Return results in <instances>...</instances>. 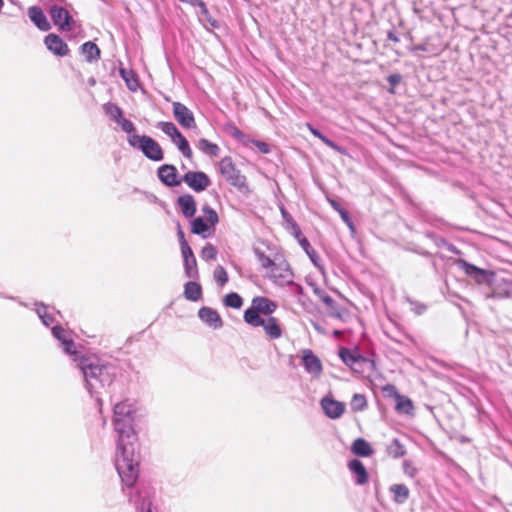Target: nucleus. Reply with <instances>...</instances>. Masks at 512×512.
Listing matches in <instances>:
<instances>
[{
	"instance_id": "9",
	"label": "nucleus",
	"mask_w": 512,
	"mask_h": 512,
	"mask_svg": "<svg viewBox=\"0 0 512 512\" xmlns=\"http://www.w3.org/2000/svg\"><path fill=\"white\" fill-rule=\"evenodd\" d=\"M49 14L54 25L61 31H70L72 29L73 18L67 9L53 5L50 7Z\"/></svg>"
},
{
	"instance_id": "33",
	"label": "nucleus",
	"mask_w": 512,
	"mask_h": 512,
	"mask_svg": "<svg viewBox=\"0 0 512 512\" xmlns=\"http://www.w3.org/2000/svg\"><path fill=\"white\" fill-rule=\"evenodd\" d=\"M198 147L204 153L210 156H217L219 154V147L217 144L210 142L207 139H200L198 142Z\"/></svg>"
},
{
	"instance_id": "23",
	"label": "nucleus",
	"mask_w": 512,
	"mask_h": 512,
	"mask_svg": "<svg viewBox=\"0 0 512 512\" xmlns=\"http://www.w3.org/2000/svg\"><path fill=\"white\" fill-rule=\"evenodd\" d=\"M178 207L186 218H192L196 213V201L191 194H184L177 199Z\"/></svg>"
},
{
	"instance_id": "61",
	"label": "nucleus",
	"mask_w": 512,
	"mask_h": 512,
	"mask_svg": "<svg viewBox=\"0 0 512 512\" xmlns=\"http://www.w3.org/2000/svg\"><path fill=\"white\" fill-rule=\"evenodd\" d=\"M334 333H335V335H337V336L341 334V332H340V331H335Z\"/></svg>"
},
{
	"instance_id": "29",
	"label": "nucleus",
	"mask_w": 512,
	"mask_h": 512,
	"mask_svg": "<svg viewBox=\"0 0 512 512\" xmlns=\"http://www.w3.org/2000/svg\"><path fill=\"white\" fill-rule=\"evenodd\" d=\"M375 368H376L375 362L366 357H361L360 359L356 360L354 365L352 367H350V369L357 374H363L366 371L374 370Z\"/></svg>"
},
{
	"instance_id": "26",
	"label": "nucleus",
	"mask_w": 512,
	"mask_h": 512,
	"mask_svg": "<svg viewBox=\"0 0 512 512\" xmlns=\"http://www.w3.org/2000/svg\"><path fill=\"white\" fill-rule=\"evenodd\" d=\"M184 296L190 301H198L202 297V287L194 281H189L185 284Z\"/></svg>"
},
{
	"instance_id": "43",
	"label": "nucleus",
	"mask_w": 512,
	"mask_h": 512,
	"mask_svg": "<svg viewBox=\"0 0 512 512\" xmlns=\"http://www.w3.org/2000/svg\"><path fill=\"white\" fill-rule=\"evenodd\" d=\"M117 123L121 126L123 131L129 134V136L135 134V126L130 120L122 117L121 119H118Z\"/></svg>"
},
{
	"instance_id": "10",
	"label": "nucleus",
	"mask_w": 512,
	"mask_h": 512,
	"mask_svg": "<svg viewBox=\"0 0 512 512\" xmlns=\"http://www.w3.org/2000/svg\"><path fill=\"white\" fill-rule=\"evenodd\" d=\"M173 116L175 120L185 129L196 128V121L192 111L180 102H173Z\"/></svg>"
},
{
	"instance_id": "21",
	"label": "nucleus",
	"mask_w": 512,
	"mask_h": 512,
	"mask_svg": "<svg viewBox=\"0 0 512 512\" xmlns=\"http://www.w3.org/2000/svg\"><path fill=\"white\" fill-rule=\"evenodd\" d=\"M348 469L355 475V482L358 485H365L369 481L368 472L364 466V464L358 460L353 459L348 463Z\"/></svg>"
},
{
	"instance_id": "60",
	"label": "nucleus",
	"mask_w": 512,
	"mask_h": 512,
	"mask_svg": "<svg viewBox=\"0 0 512 512\" xmlns=\"http://www.w3.org/2000/svg\"><path fill=\"white\" fill-rule=\"evenodd\" d=\"M44 324L48 325V318L42 317Z\"/></svg>"
},
{
	"instance_id": "1",
	"label": "nucleus",
	"mask_w": 512,
	"mask_h": 512,
	"mask_svg": "<svg viewBox=\"0 0 512 512\" xmlns=\"http://www.w3.org/2000/svg\"><path fill=\"white\" fill-rule=\"evenodd\" d=\"M134 418H113L116 442L115 467L123 484L133 486L139 476V456L135 453L137 434L133 427Z\"/></svg>"
},
{
	"instance_id": "5",
	"label": "nucleus",
	"mask_w": 512,
	"mask_h": 512,
	"mask_svg": "<svg viewBox=\"0 0 512 512\" xmlns=\"http://www.w3.org/2000/svg\"><path fill=\"white\" fill-rule=\"evenodd\" d=\"M128 143L132 147L140 149L152 161H161L164 158V153L159 143L149 136L133 134L128 136Z\"/></svg>"
},
{
	"instance_id": "27",
	"label": "nucleus",
	"mask_w": 512,
	"mask_h": 512,
	"mask_svg": "<svg viewBox=\"0 0 512 512\" xmlns=\"http://www.w3.org/2000/svg\"><path fill=\"white\" fill-rule=\"evenodd\" d=\"M338 355L340 359L350 368L354 365L356 360L363 357L356 350H352L346 347L339 349Z\"/></svg>"
},
{
	"instance_id": "20",
	"label": "nucleus",
	"mask_w": 512,
	"mask_h": 512,
	"mask_svg": "<svg viewBox=\"0 0 512 512\" xmlns=\"http://www.w3.org/2000/svg\"><path fill=\"white\" fill-rule=\"evenodd\" d=\"M198 316L204 323L214 329H219L223 326V320L219 313L210 307H202L198 311Z\"/></svg>"
},
{
	"instance_id": "24",
	"label": "nucleus",
	"mask_w": 512,
	"mask_h": 512,
	"mask_svg": "<svg viewBox=\"0 0 512 512\" xmlns=\"http://www.w3.org/2000/svg\"><path fill=\"white\" fill-rule=\"evenodd\" d=\"M351 451L354 455L360 457H370L374 450L369 442L364 438H357L351 445Z\"/></svg>"
},
{
	"instance_id": "25",
	"label": "nucleus",
	"mask_w": 512,
	"mask_h": 512,
	"mask_svg": "<svg viewBox=\"0 0 512 512\" xmlns=\"http://www.w3.org/2000/svg\"><path fill=\"white\" fill-rule=\"evenodd\" d=\"M133 414V404L129 403L127 400L119 402L114 406L113 418H134Z\"/></svg>"
},
{
	"instance_id": "4",
	"label": "nucleus",
	"mask_w": 512,
	"mask_h": 512,
	"mask_svg": "<svg viewBox=\"0 0 512 512\" xmlns=\"http://www.w3.org/2000/svg\"><path fill=\"white\" fill-rule=\"evenodd\" d=\"M277 308L278 304L275 301L265 296H256L252 299L250 307L244 311L243 319L248 324L272 316Z\"/></svg>"
},
{
	"instance_id": "7",
	"label": "nucleus",
	"mask_w": 512,
	"mask_h": 512,
	"mask_svg": "<svg viewBox=\"0 0 512 512\" xmlns=\"http://www.w3.org/2000/svg\"><path fill=\"white\" fill-rule=\"evenodd\" d=\"M251 327H259L263 328L265 335L271 339L276 340L282 337L283 328L280 320L277 317L269 316L257 321L248 323Z\"/></svg>"
},
{
	"instance_id": "17",
	"label": "nucleus",
	"mask_w": 512,
	"mask_h": 512,
	"mask_svg": "<svg viewBox=\"0 0 512 512\" xmlns=\"http://www.w3.org/2000/svg\"><path fill=\"white\" fill-rule=\"evenodd\" d=\"M44 43L47 49L56 56L63 57L69 54L68 45L56 34H48L44 39Z\"/></svg>"
},
{
	"instance_id": "2",
	"label": "nucleus",
	"mask_w": 512,
	"mask_h": 512,
	"mask_svg": "<svg viewBox=\"0 0 512 512\" xmlns=\"http://www.w3.org/2000/svg\"><path fill=\"white\" fill-rule=\"evenodd\" d=\"M77 366L83 373L84 379L90 389L97 388L99 383L101 386L109 385L112 378L107 371L105 365L100 364L99 360L93 355H80L74 358Z\"/></svg>"
},
{
	"instance_id": "59",
	"label": "nucleus",
	"mask_w": 512,
	"mask_h": 512,
	"mask_svg": "<svg viewBox=\"0 0 512 512\" xmlns=\"http://www.w3.org/2000/svg\"><path fill=\"white\" fill-rule=\"evenodd\" d=\"M44 324L48 325V318L42 317Z\"/></svg>"
},
{
	"instance_id": "16",
	"label": "nucleus",
	"mask_w": 512,
	"mask_h": 512,
	"mask_svg": "<svg viewBox=\"0 0 512 512\" xmlns=\"http://www.w3.org/2000/svg\"><path fill=\"white\" fill-rule=\"evenodd\" d=\"M52 335L59 340L64 348V351L67 354L73 355L76 357H79L80 355H77L76 345L71 338L68 331H66L62 326L56 325L52 328Z\"/></svg>"
},
{
	"instance_id": "54",
	"label": "nucleus",
	"mask_w": 512,
	"mask_h": 512,
	"mask_svg": "<svg viewBox=\"0 0 512 512\" xmlns=\"http://www.w3.org/2000/svg\"><path fill=\"white\" fill-rule=\"evenodd\" d=\"M307 254L309 255L310 259H311L314 263H316V261H315V257H316L317 255H316L315 251H314L313 249H311L310 251H307Z\"/></svg>"
},
{
	"instance_id": "44",
	"label": "nucleus",
	"mask_w": 512,
	"mask_h": 512,
	"mask_svg": "<svg viewBox=\"0 0 512 512\" xmlns=\"http://www.w3.org/2000/svg\"><path fill=\"white\" fill-rule=\"evenodd\" d=\"M106 111L116 122L123 117L122 110L117 105H109Z\"/></svg>"
},
{
	"instance_id": "8",
	"label": "nucleus",
	"mask_w": 512,
	"mask_h": 512,
	"mask_svg": "<svg viewBox=\"0 0 512 512\" xmlns=\"http://www.w3.org/2000/svg\"><path fill=\"white\" fill-rule=\"evenodd\" d=\"M268 277L274 283L284 285L293 281V272L286 261L275 262L268 270Z\"/></svg>"
},
{
	"instance_id": "11",
	"label": "nucleus",
	"mask_w": 512,
	"mask_h": 512,
	"mask_svg": "<svg viewBox=\"0 0 512 512\" xmlns=\"http://www.w3.org/2000/svg\"><path fill=\"white\" fill-rule=\"evenodd\" d=\"M182 180L195 192H202L211 184L207 174L201 171H188Z\"/></svg>"
},
{
	"instance_id": "14",
	"label": "nucleus",
	"mask_w": 512,
	"mask_h": 512,
	"mask_svg": "<svg viewBox=\"0 0 512 512\" xmlns=\"http://www.w3.org/2000/svg\"><path fill=\"white\" fill-rule=\"evenodd\" d=\"M321 407L325 415L330 419H338L345 413V404L334 399L331 396H325L321 399Z\"/></svg>"
},
{
	"instance_id": "22",
	"label": "nucleus",
	"mask_w": 512,
	"mask_h": 512,
	"mask_svg": "<svg viewBox=\"0 0 512 512\" xmlns=\"http://www.w3.org/2000/svg\"><path fill=\"white\" fill-rule=\"evenodd\" d=\"M28 15L30 20L36 25L41 31H48L51 28L46 15L41 8L32 6L28 9Z\"/></svg>"
},
{
	"instance_id": "38",
	"label": "nucleus",
	"mask_w": 512,
	"mask_h": 512,
	"mask_svg": "<svg viewBox=\"0 0 512 512\" xmlns=\"http://www.w3.org/2000/svg\"><path fill=\"white\" fill-rule=\"evenodd\" d=\"M413 409L412 401L402 395H397L396 398V410L398 412L409 413Z\"/></svg>"
},
{
	"instance_id": "39",
	"label": "nucleus",
	"mask_w": 512,
	"mask_h": 512,
	"mask_svg": "<svg viewBox=\"0 0 512 512\" xmlns=\"http://www.w3.org/2000/svg\"><path fill=\"white\" fill-rule=\"evenodd\" d=\"M213 276H214V279L215 281L219 284V286L223 287L229 280V277H228V274H227V271L225 270V268L221 265H218L214 272H213Z\"/></svg>"
},
{
	"instance_id": "56",
	"label": "nucleus",
	"mask_w": 512,
	"mask_h": 512,
	"mask_svg": "<svg viewBox=\"0 0 512 512\" xmlns=\"http://www.w3.org/2000/svg\"><path fill=\"white\" fill-rule=\"evenodd\" d=\"M413 50H421V51H425V47L423 45H417L413 48Z\"/></svg>"
},
{
	"instance_id": "42",
	"label": "nucleus",
	"mask_w": 512,
	"mask_h": 512,
	"mask_svg": "<svg viewBox=\"0 0 512 512\" xmlns=\"http://www.w3.org/2000/svg\"><path fill=\"white\" fill-rule=\"evenodd\" d=\"M403 471L406 475L413 478L416 476L418 469L413 461L407 459L403 462Z\"/></svg>"
},
{
	"instance_id": "40",
	"label": "nucleus",
	"mask_w": 512,
	"mask_h": 512,
	"mask_svg": "<svg viewBox=\"0 0 512 512\" xmlns=\"http://www.w3.org/2000/svg\"><path fill=\"white\" fill-rule=\"evenodd\" d=\"M201 257L205 261L215 260L217 257V250L211 243H207L201 250Z\"/></svg>"
},
{
	"instance_id": "28",
	"label": "nucleus",
	"mask_w": 512,
	"mask_h": 512,
	"mask_svg": "<svg viewBox=\"0 0 512 512\" xmlns=\"http://www.w3.org/2000/svg\"><path fill=\"white\" fill-rule=\"evenodd\" d=\"M393 499L396 503H404L410 495L409 489L404 484H394L390 487Z\"/></svg>"
},
{
	"instance_id": "19",
	"label": "nucleus",
	"mask_w": 512,
	"mask_h": 512,
	"mask_svg": "<svg viewBox=\"0 0 512 512\" xmlns=\"http://www.w3.org/2000/svg\"><path fill=\"white\" fill-rule=\"evenodd\" d=\"M181 253L184 259L185 273L187 277L196 278L198 276L197 261L189 244L183 245Z\"/></svg>"
},
{
	"instance_id": "32",
	"label": "nucleus",
	"mask_w": 512,
	"mask_h": 512,
	"mask_svg": "<svg viewBox=\"0 0 512 512\" xmlns=\"http://www.w3.org/2000/svg\"><path fill=\"white\" fill-rule=\"evenodd\" d=\"M223 304L226 307L239 309L243 305V299L238 293L231 292L223 298Z\"/></svg>"
},
{
	"instance_id": "45",
	"label": "nucleus",
	"mask_w": 512,
	"mask_h": 512,
	"mask_svg": "<svg viewBox=\"0 0 512 512\" xmlns=\"http://www.w3.org/2000/svg\"><path fill=\"white\" fill-rule=\"evenodd\" d=\"M383 392L387 396H393L395 399L397 398V395H400L397 391V388L392 384H387L383 387Z\"/></svg>"
},
{
	"instance_id": "6",
	"label": "nucleus",
	"mask_w": 512,
	"mask_h": 512,
	"mask_svg": "<svg viewBox=\"0 0 512 512\" xmlns=\"http://www.w3.org/2000/svg\"><path fill=\"white\" fill-rule=\"evenodd\" d=\"M202 212L205 218L197 217L191 222V232L196 235H200L203 238L209 237L214 227L219 222L217 212L211 208L208 204L202 206Z\"/></svg>"
},
{
	"instance_id": "35",
	"label": "nucleus",
	"mask_w": 512,
	"mask_h": 512,
	"mask_svg": "<svg viewBox=\"0 0 512 512\" xmlns=\"http://www.w3.org/2000/svg\"><path fill=\"white\" fill-rule=\"evenodd\" d=\"M388 454L393 458H400L406 454L404 446L398 439H393L391 444L387 448Z\"/></svg>"
},
{
	"instance_id": "36",
	"label": "nucleus",
	"mask_w": 512,
	"mask_h": 512,
	"mask_svg": "<svg viewBox=\"0 0 512 512\" xmlns=\"http://www.w3.org/2000/svg\"><path fill=\"white\" fill-rule=\"evenodd\" d=\"M158 127L171 138V140L177 138L181 132L178 130L173 122H159Z\"/></svg>"
},
{
	"instance_id": "50",
	"label": "nucleus",
	"mask_w": 512,
	"mask_h": 512,
	"mask_svg": "<svg viewBox=\"0 0 512 512\" xmlns=\"http://www.w3.org/2000/svg\"><path fill=\"white\" fill-rule=\"evenodd\" d=\"M232 135L237 139H242L244 134L236 127L233 128Z\"/></svg>"
},
{
	"instance_id": "46",
	"label": "nucleus",
	"mask_w": 512,
	"mask_h": 512,
	"mask_svg": "<svg viewBox=\"0 0 512 512\" xmlns=\"http://www.w3.org/2000/svg\"><path fill=\"white\" fill-rule=\"evenodd\" d=\"M338 212L340 213L341 215V218L343 219V221L345 223H347L350 227H352V222H351V219L349 217V214L348 212L345 210V209H338Z\"/></svg>"
},
{
	"instance_id": "13",
	"label": "nucleus",
	"mask_w": 512,
	"mask_h": 512,
	"mask_svg": "<svg viewBox=\"0 0 512 512\" xmlns=\"http://www.w3.org/2000/svg\"><path fill=\"white\" fill-rule=\"evenodd\" d=\"M459 265L462 267V269L468 276L474 278L475 281L479 284H482L484 282L490 283L495 276V273L493 271L481 269L464 260H460Z\"/></svg>"
},
{
	"instance_id": "47",
	"label": "nucleus",
	"mask_w": 512,
	"mask_h": 512,
	"mask_svg": "<svg viewBox=\"0 0 512 512\" xmlns=\"http://www.w3.org/2000/svg\"><path fill=\"white\" fill-rule=\"evenodd\" d=\"M256 147L262 152V153H268L269 152V146L265 142L256 141L255 142Z\"/></svg>"
},
{
	"instance_id": "12",
	"label": "nucleus",
	"mask_w": 512,
	"mask_h": 512,
	"mask_svg": "<svg viewBox=\"0 0 512 512\" xmlns=\"http://www.w3.org/2000/svg\"><path fill=\"white\" fill-rule=\"evenodd\" d=\"M314 293L318 296L320 301L325 305L326 311L329 316L337 319H343L347 310L345 307L338 305L334 299L326 292L315 289Z\"/></svg>"
},
{
	"instance_id": "62",
	"label": "nucleus",
	"mask_w": 512,
	"mask_h": 512,
	"mask_svg": "<svg viewBox=\"0 0 512 512\" xmlns=\"http://www.w3.org/2000/svg\"><path fill=\"white\" fill-rule=\"evenodd\" d=\"M146 512H153L152 509L149 507Z\"/></svg>"
},
{
	"instance_id": "57",
	"label": "nucleus",
	"mask_w": 512,
	"mask_h": 512,
	"mask_svg": "<svg viewBox=\"0 0 512 512\" xmlns=\"http://www.w3.org/2000/svg\"><path fill=\"white\" fill-rule=\"evenodd\" d=\"M124 79H125V81L127 82L128 86H129L131 89H133V90H134L135 88H133V87L131 86L130 81H129V80H130V77H126V76H125V78H124Z\"/></svg>"
},
{
	"instance_id": "52",
	"label": "nucleus",
	"mask_w": 512,
	"mask_h": 512,
	"mask_svg": "<svg viewBox=\"0 0 512 512\" xmlns=\"http://www.w3.org/2000/svg\"><path fill=\"white\" fill-rule=\"evenodd\" d=\"M300 244L305 249L306 252L311 250V246L306 238L302 239L300 241Z\"/></svg>"
},
{
	"instance_id": "3",
	"label": "nucleus",
	"mask_w": 512,
	"mask_h": 512,
	"mask_svg": "<svg viewBox=\"0 0 512 512\" xmlns=\"http://www.w3.org/2000/svg\"><path fill=\"white\" fill-rule=\"evenodd\" d=\"M218 172L227 183L235 187L239 192L244 194L250 193L251 190L246 176L241 173L230 156H225L218 162Z\"/></svg>"
},
{
	"instance_id": "30",
	"label": "nucleus",
	"mask_w": 512,
	"mask_h": 512,
	"mask_svg": "<svg viewBox=\"0 0 512 512\" xmlns=\"http://www.w3.org/2000/svg\"><path fill=\"white\" fill-rule=\"evenodd\" d=\"M81 51L88 62L98 60L100 58V49L91 41L84 43L81 47Z\"/></svg>"
},
{
	"instance_id": "55",
	"label": "nucleus",
	"mask_w": 512,
	"mask_h": 512,
	"mask_svg": "<svg viewBox=\"0 0 512 512\" xmlns=\"http://www.w3.org/2000/svg\"><path fill=\"white\" fill-rule=\"evenodd\" d=\"M331 204H332L333 208L336 209L337 211H338V209H342L336 201H332Z\"/></svg>"
},
{
	"instance_id": "34",
	"label": "nucleus",
	"mask_w": 512,
	"mask_h": 512,
	"mask_svg": "<svg viewBox=\"0 0 512 512\" xmlns=\"http://www.w3.org/2000/svg\"><path fill=\"white\" fill-rule=\"evenodd\" d=\"M351 409L353 412H361L367 408V399L363 394H354L351 399Z\"/></svg>"
},
{
	"instance_id": "18",
	"label": "nucleus",
	"mask_w": 512,
	"mask_h": 512,
	"mask_svg": "<svg viewBox=\"0 0 512 512\" xmlns=\"http://www.w3.org/2000/svg\"><path fill=\"white\" fill-rule=\"evenodd\" d=\"M160 181L168 187H174L181 184L178 178L177 169L174 165L164 164L157 171Z\"/></svg>"
},
{
	"instance_id": "53",
	"label": "nucleus",
	"mask_w": 512,
	"mask_h": 512,
	"mask_svg": "<svg viewBox=\"0 0 512 512\" xmlns=\"http://www.w3.org/2000/svg\"><path fill=\"white\" fill-rule=\"evenodd\" d=\"M196 4L203 10V12H207L206 5L202 0H196Z\"/></svg>"
},
{
	"instance_id": "31",
	"label": "nucleus",
	"mask_w": 512,
	"mask_h": 512,
	"mask_svg": "<svg viewBox=\"0 0 512 512\" xmlns=\"http://www.w3.org/2000/svg\"><path fill=\"white\" fill-rule=\"evenodd\" d=\"M174 144L178 147L179 151L188 159H191L193 156L192 150L189 146L188 141L182 135V133L175 139L172 140Z\"/></svg>"
},
{
	"instance_id": "49",
	"label": "nucleus",
	"mask_w": 512,
	"mask_h": 512,
	"mask_svg": "<svg viewBox=\"0 0 512 512\" xmlns=\"http://www.w3.org/2000/svg\"><path fill=\"white\" fill-rule=\"evenodd\" d=\"M178 237H179L180 247H181V250H182L183 249V245L188 244L186 239H185V235H184V232L182 231V229L178 230Z\"/></svg>"
},
{
	"instance_id": "58",
	"label": "nucleus",
	"mask_w": 512,
	"mask_h": 512,
	"mask_svg": "<svg viewBox=\"0 0 512 512\" xmlns=\"http://www.w3.org/2000/svg\"><path fill=\"white\" fill-rule=\"evenodd\" d=\"M120 74L122 75L123 78H125L126 71L124 69H120Z\"/></svg>"
},
{
	"instance_id": "48",
	"label": "nucleus",
	"mask_w": 512,
	"mask_h": 512,
	"mask_svg": "<svg viewBox=\"0 0 512 512\" xmlns=\"http://www.w3.org/2000/svg\"><path fill=\"white\" fill-rule=\"evenodd\" d=\"M400 75L393 74L388 77V82L392 85H397L400 82Z\"/></svg>"
},
{
	"instance_id": "37",
	"label": "nucleus",
	"mask_w": 512,
	"mask_h": 512,
	"mask_svg": "<svg viewBox=\"0 0 512 512\" xmlns=\"http://www.w3.org/2000/svg\"><path fill=\"white\" fill-rule=\"evenodd\" d=\"M309 131L318 139H320L326 146L330 147L333 150L339 151V147L337 144H335L333 141L328 139L325 135H323L319 130L315 129L312 125L309 123L306 124Z\"/></svg>"
},
{
	"instance_id": "15",
	"label": "nucleus",
	"mask_w": 512,
	"mask_h": 512,
	"mask_svg": "<svg viewBox=\"0 0 512 512\" xmlns=\"http://www.w3.org/2000/svg\"><path fill=\"white\" fill-rule=\"evenodd\" d=\"M302 363L306 371L313 376L319 377L322 374V362L311 349H304L302 351Z\"/></svg>"
},
{
	"instance_id": "51",
	"label": "nucleus",
	"mask_w": 512,
	"mask_h": 512,
	"mask_svg": "<svg viewBox=\"0 0 512 512\" xmlns=\"http://www.w3.org/2000/svg\"><path fill=\"white\" fill-rule=\"evenodd\" d=\"M387 37H388L389 40L393 41L394 43L399 42V38L397 37V35L393 31H389L388 34H387Z\"/></svg>"
},
{
	"instance_id": "41",
	"label": "nucleus",
	"mask_w": 512,
	"mask_h": 512,
	"mask_svg": "<svg viewBox=\"0 0 512 512\" xmlns=\"http://www.w3.org/2000/svg\"><path fill=\"white\" fill-rule=\"evenodd\" d=\"M255 254L257 256V259L263 269H266L267 271L273 266L275 263L274 260H272L269 256L265 255L264 252L260 250H255Z\"/></svg>"
}]
</instances>
